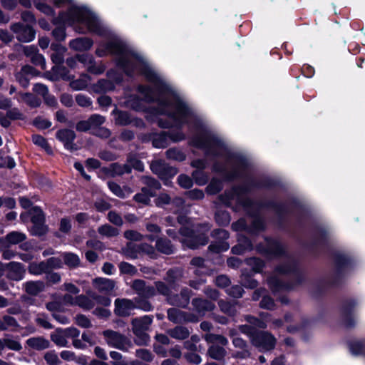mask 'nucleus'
Listing matches in <instances>:
<instances>
[{
  "label": "nucleus",
  "instance_id": "nucleus-17",
  "mask_svg": "<svg viewBox=\"0 0 365 365\" xmlns=\"http://www.w3.org/2000/svg\"><path fill=\"white\" fill-rule=\"evenodd\" d=\"M26 343L30 348L38 351L46 349L50 346V341L42 336L29 338Z\"/></svg>",
  "mask_w": 365,
  "mask_h": 365
},
{
  "label": "nucleus",
  "instance_id": "nucleus-11",
  "mask_svg": "<svg viewBox=\"0 0 365 365\" xmlns=\"http://www.w3.org/2000/svg\"><path fill=\"white\" fill-rule=\"evenodd\" d=\"M26 239L24 233L14 231L11 232L4 237L0 238V248H9L11 245L22 242Z\"/></svg>",
  "mask_w": 365,
  "mask_h": 365
},
{
  "label": "nucleus",
  "instance_id": "nucleus-42",
  "mask_svg": "<svg viewBox=\"0 0 365 365\" xmlns=\"http://www.w3.org/2000/svg\"><path fill=\"white\" fill-rule=\"evenodd\" d=\"M43 358L48 365H58L60 363L58 354L55 351H47Z\"/></svg>",
  "mask_w": 365,
  "mask_h": 365
},
{
  "label": "nucleus",
  "instance_id": "nucleus-51",
  "mask_svg": "<svg viewBox=\"0 0 365 365\" xmlns=\"http://www.w3.org/2000/svg\"><path fill=\"white\" fill-rule=\"evenodd\" d=\"M215 220L221 225H225L229 224L230 219L227 212H218L215 215Z\"/></svg>",
  "mask_w": 365,
  "mask_h": 365
},
{
  "label": "nucleus",
  "instance_id": "nucleus-57",
  "mask_svg": "<svg viewBox=\"0 0 365 365\" xmlns=\"http://www.w3.org/2000/svg\"><path fill=\"white\" fill-rule=\"evenodd\" d=\"M31 61L36 66H39L42 69H46V61L43 55L37 52L31 56Z\"/></svg>",
  "mask_w": 365,
  "mask_h": 365
},
{
  "label": "nucleus",
  "instance_id": "nucleus-2",
  "mask_svg": "<svg viewBox=\"0 0 365 365\" xmlns=\"http://www.w3.org/2000/svg\"><path fill=\"white\" fill-rule=\"evenodd\" d=\"M246 320L252 326L243 325L240 327V331L247 334L254 346L257 347L260 351H269L274 349L276 343V339L273 335L265 331H256L255 328L267 327L266 323L251 316H247Z\"/></svg>",
  "mask_w": 365,
  "mask_h": 365
},
{
  "label": "nucleus",
  "instance_id": "nucleus-49",
  "mask_svg": "<svg viewBox=\"0 0 365 365\" xmlns=\"http://www.w3.org/2000/svg\"><path fill=\"white\" fill-rule=\"evenodd\" d=\"M135 355L137 357L148 362L151 361L153 359V354L148 350L144 349L136 350Z\"/></svg>",
  "mask_w": 365,
  "mask_h": 365
},
{
  "label": "nucleus",
  "instance_id": "nucleus-56",
  "mask_svg": "<svg viewBox=\"0 0 365 365\" xmlns=\"http://www.w3.org/2000/svg\"><path fill=\"white\" fill-rule=\"evenodd\" d=\"M108 219L111 223L117 226H121L123 225L122 217L119 214L114 211H110L108 212Z\"/></svg>",
  "mask_w": 365,
  "mask_h": 365
},
{
  "label": "nucleus",
  "instance_id": "nucleus-13",
  "mask_svg": "<svg viewBox=\"0 0 365 365\" xmlns=\"http://www.w3.org/2000/svg\"><path fill=\"white\" fill-rule=\"evenodd\" d=\"M7 276L13 280H21L25 274L26 270L23 265L16 262H11L6 264Z\"/></svg>",
  "mask_w": 365,
  "mask_h": 365
},
{
  "label": "nucleus",
  "instance_id": "nucleus-58",
  "mask_svg": "<svg viewBox=\"0 0 365 365\" xmlns=\"http://www.w3.org/2000/svg\"><path fill=\"white\" fill-rule=\"evenodd\" d=\"M71 229V220L68 217H63L60 221L59 230L68 233Z\"/></svg>",
  "mask_w": 365,
  "mask_h": 365
},
{
  "label": "nucleus",
  "instance_id": "nucleus-52",
  "mask_svg": "<svg viewBox=\"0 0 365 365\" xmlns=\"http://www.w3.org/2000/svg\"><path fill=\"white\" fill-rule=\"evenodd\" d=\"M247 264L252 266L253 270L256 272H260L264 266L263 262L255 257L249 259L247 260Z\"/></svg>",
  "mask_w": 365,
  "mask_h": 365
},
{
  "label": "nucleus",
  "instance_id": "nucleus-43",
  "mask_svg": "<svg viewBox=\"0 0 365 365\" xmlns=\"http://www.w3.org/2000/svg\"><path fill=\"white\" fill-rule=\"evenodd\" d=\"M219 306L222 312L229 315H234L236 312L235 307L228 302L220 300Z\"/></svg>",
  "mask_w": 365,
  "mask_h": 365
},
{
  "label": "nucleus",
  "instance_id": "nucleus-30",
  "mask_svg": "<svg viewBox=\"0 0 365 365\" xmlns=\"http://www.w3.org/2000/svg\"><path fill=\"white\" fill-rule=\"evenodd\" d=\"M48 270V263L46 262H32L29 266V272L34 275H40L47 272Z\"/></svg>",
  "mask_w": 365,
  "mask_h": 365
},
{
  "label": "nucleus",
  "instance_id": "nucleus-21",
  "mask_svg": "<svg viewBox=\"0 0 365 365\" xmlns=\"http://www.w3.org/2000/svg\"><path fill=\"white\" fill-rule=\"evenodd\" d=\"M93 284L101 292H108L114 288V282L106 278H96L93 279Z\"/></svg>",
  "mask_w": 365,
  "mask_h": 365
},
{
  "label": "nucleus",
  "instance_id": "nucleus-41",
  "mask_svg": "<svg viewBox=\"0 0 365 365\" xmlns=\"http://www.w3.org/2000/svg\"><path fill=\"white\" fill-rule=\"evenodd\" d=\"M87 70L91 73L100 75L105 71L106 66L101 63H96L93 60L92 63L88 65Z\"/></svg>",
  "mask_w": 365,
  "mask_h": 365
},
{
  "label": "nucleus",
  "instance_id": "nucleus-32",
  "mask_svg": "<svg viewBox=\"0 0 365 365\" xmlns=\"http://www.w3.org/2000/svg\"><path fill=\"white\" fill-rule=\"evenodd\" d=\"M90 81V76L86 74H83L78 79L72 81L70 83V86L73 90H83L87 87Z\"/></svg>",
  "mask_w": 365,
  "mask_h": 365
},
{
  "label": "nucleus",
  "instance_id": "nucleus-62",
  "mask_svg": "<svg viewBox=\"0 0 365 365\" xmlns=\"http://www.w3.org/2000/svg\"><path fill=\"white\" fill-rule=\"evenodd\" d=\"M192 178L197 184L200 185H205L207 182V178L204 175L201 170H195L192 173Z\"/></svg>",
  "mask_w": 365,
  "mask_h": 365
},
{
  "label": "nucleus",
  "instance_id": "nucleus-4",
  "mask_svg": "<svg viewBox=\"0 0 365 365\" xmlns=\"http://www.w3.org/2000/svg\"><path fill=\"white\" fill-rule=\"evenodd\" d=\"M152 322V318L148 316L133 319V331L138 337L135 340L136 344L141 345L145 344L148 341L149 336L145 331L148 329Z\"/></svg>",
  "mask_w": 365,
  "mask_h": 365
},
{
  "label": "nucleus",
  "instance_id": "nucleus-24",
  "mask_svg": "<svg viewBox=\"0 0 365 365\" xmlns=\"http://www.w3.org/2000/svg\"><path fill=\"white\" fill-rule=\"evenodd\" d=\"M114 88V83L110 80L102 79L93 86V90L96 93H106Z\"/></svg>",
  "mask_w": 365,
  "mask_h": 365
},
{
  "label": "nucleus",
  "instance_id": "nucleus-46",
  "mask_svg": "<svg viewBox=\"0 0 365 365\" xmlns=\"http://www.w3.org/2000/svg\"><path fill=\"white\" fill-rule=\"evenodd\" d=\"M34 4L36 8L41 12L48 16H52L53 14V9L46 4L34 0Z\"/></svg>",
  "mask_w": 365,
  "mask_h": 365
},
{
  "label": "nucleus",
  "instance_id": "nucleus-10",
  "mask_svg": "<svg viewBox=\"0 0 365 365\" xmlns=\"http://www.w3.org/2000/svg\"><path fill=\"white\" fill-rule=\"evenodd\" d=\"M11 30L16 34V38L20 41L30 42L35 38V31L31 26L18 23L11 26Z\"/></svg>",
  "mask_w": 365,
  "mask_h": 365
},
{
  "label": "nucleus",
  "instance_id": "nucleus-1",
  "mask_svg": "<svg viewBox=\"0 0 365 365\" xmlns=\"http://www.w3.org/2000/svg\"><path fill=\"white\" fill-rule=\"evenodd\" d=\"M57 7H67L66 12L59 14L58 21L73 26L78 33L89 31L107 38L106 43H100L96 51L99 57L112 54L115 56L118 66L129 76L143 74L153 84L150 89L139 87L144 99L130 96L125 101V106L137 111L144 110L145 102L156 101L157 108L152 110L154 115H161L158 124L161 128L178 127L187 125L198 135L192 143H204V125L202 120L174 92L165 81L148 65L147 61L130 48L123 40L106 26L98 16L87 7L78 5L73 0H53Z\"/></svg>",
  "mask_w": 365,
  "mask_h": 365
},
{
  "label": "nucleus",
  "instance_id": "nucleus-9",
  "mask_svg": "<svg viewBox=\"0 0 365 365\" xmlns=\"http://www.w3.org/2000/svg\"><path fill=\"white\" fill-rule=\"evenodd\" d=\"M31 222L33 227L31 232L33 235L41 236L47 231V227L44 225V215L42 210L38 207H34L30 210Z\"/></svg>",
  "mask_w": 365,
  "mask_h": 365
},
{
  "label": "nucleus",
  "instance_id": "nucleus-29",
  "mask_svg": "<svg viewBox=\"0 0 365 365\" xmlns=\"http://www.w3.org/2000/svg\"><path fill=\"white\" fill-rule=\"evenodd\" d=\"M64 263L70 268H75L79 266L81 259L79 257L71 252H65L62 255Z\"/></svg>",
  "mask_w": 365,
  "mask_h": 365
},
{
  "label": "nucleus",
  "instance_id": "nucleus-63",
  "mask_svg": "<svg viewBox=\"0 0 365 365\" xmlns=\"http://www.w3.org/2000/svg\"><path fill=\"white\" fill-rule=\"evenodd\" d=\"M93 128L102 125L105 122V118L100 115H93L89 118Z\"/></svg>",
  "mask_w": 365,
  "mask_h": 365
},
{
  "label": "nucleus",
  "instance_id": "nucleus-61",
  "mask_svg": "<svg viewBox=\"0 0 365 365\" xmlns=\"http://www.w3.org/2000/svg\"><path fill=\"white\" fill-rule=\"evenodd\" d=\"M269 252L274 256H278L282 253L283 247L279 243L273 242L269 244Z\"/></svg>",
  "mask_w": 365,
  "mask_h": 365
},
{
  "label": "nucleus",
  "instance_id": "nucleus-37",
  "mask_svg": "<svg viewBox=\"0 0 365 365\" xmlns=\"http://www.w3.org/2000/svg\"><path fill=\"white\" fill-rule=\"evenodd\" d=\"M153 145L157 148H163L168 145V137L165 132L155 135L153 138Z\"/></svg>",
  "mask_w": 365,
  "mask_h": 365
},
{
  "label": "nucleus",
  "instance_id": "nucleus-34",
  "mask_svg": "<svg viewBox=\"0 0 365 365\" xmlns=\"http://www.w3.org/2000/svg\"><path fill=\"white\" fill-rule=\"evenodd\" d=\"M98 232L102 236L106 237H115L119 234V230L110 225L105 224L98 228Z\"/></svg>",
  "mask_w": 365,
  "mask_h": 365
},
{
  "label": "nucleus",
  "instance_id": "nucleus-38",
  "mask_svg": "<svg viewBox=\"0 0 365 365\" xmlns=\"http://www.w3.org/2000/svg\"><path fill=\"white\" fill-rule=\"evenodd\" d=\"M268 284L272 292L275 294L278 291L285 290L288 287L282 284L278 277H272L268 279Z\"/></svg>",
  "mask_w": 365,
  "mask_h": 365
},
{
  "label": "nucleus",
  "instance_id": "nucleus-19",
  "mask_svg": "<svg viewBox=\"0 0 365 365\" xmlns=\"http://www.w3.org/2000/svg\"><path fill=\"white\" fill-rule=\"evenodd\" d=\"M192 305L200 315H204L206 312L212 311L215 307L211 302L202 299H193Z\"/></svg>",
  "mask_w": 365,
  "mask_h": 365
},
{
  "label": "nucleus",
  "instance_id": "nucleus-54",
  "mask_svg": "<svg viewBox=\"0 0 365 365\" xmlns=\"http://www.w3.org/2000/svg\"><path fill=\"white\" fill-rule=\"evenodd\" d=\"M124 237L132 241H140L143 239V235L135 230H127L124 232Z\"/></svg>",
  "mask_w": 365,
  "mask_h": 365
},
{
  "label": "nucleus",
  "instance_id": "nucleus-36",
  "mask_svg": "<svg viewBox=\"0 0 365 365\" xmlns=\"http://www.w3.org/2000/svg\"><path fill=\"white\" fill-rule=\"evenodd\" d=\"M19 326L16 320L10 316H4L0 319V330L14 329Z\"/></svg>",
  "mask_w": 365,
  "mask_h": 365
},
{
  "label": "nucleus",
  "instance_id": "nucleus-64",
  "mask_svg": "<svg viewBox=\"0 0 365 365\" xmlns=\"http://www.w3.org/2000/svg\"><path fill=\"white\" fill-rule=\"evenodd\" d=\"M207 192L210 194H215L221 190V182L212 180L207 187Z\"/></svg>",
  "mask_w": 365,
  "mask_h": 365
},
{
  "label": "nucleus",
  "instance_id": "nucleus-27",
  "mask_svg": "<svg viewBox=\"0 0 365 365\" xmlns=\"http://www.w3.org/2000/svg\"><path fill=\"white\" fill-rule=\"evenodd\" d=\"M190 297V292L188 289H183L181 292L182 300L178 299V297H169L168 301L171 304L185 307L189 302Z\"/></svg>",
  "mask_w": 365,
  "mask_h": 365
},
{
  "label": "nucleus",
  "instance_id": "nucleus-45",
  "mask_svg": "<svg viewBox=\"0 0 365 365\" xmlns=\"http://www.w3.org/2000/svg\"><path fill=\"white\" fill-rule=\"evenodd\" d=\"M4 341L5 343V346L11 350L19 351L22 349L21 343L17 340L10 338H5L4 339Z\"/></svg>",
  "mask_w": 365,
  "mask_h": 365
},
{
  "label": "nucleus",
  "instance_id": "nucleus-5",
  "mask_svg": "<svg viewBox=\"0 0 365 365\" xmlns=\"http://www.w3.org/2000/svg\"><path fill=\"white\" fill-rule=\"evenodd\" d=\"M180 234L182 236L181 240L182 245L191 249H195L200 245H205L208 241L207 237L204 233L197 236L192 230L187 227L181 228Z\"/></svg>",
  "mask_w": 365,
  "mask_h": 365
},
{
  "label": "nucleus",
  "instance_id": "nucleus-50",
  "mask_svg": "<svg viewBox=\"0 0 365 365\" xmlns=\"http://www.w3.org/2000/svg\"><path fill=\"white\" fill-rule=\"evenodd\" d=\"M76 101L78 106L81 107H90L92 104V101L90 98L83 94H78L76 96Z\"/></svg>",
  "mask_w": 365,
  "mask_h": 365
},
{
  "label": "nucleus",
  "instance_id": "nucleus-40",
  "mask_svg": "<svg viewBox=\"0 0 365 365\" xmlns=\"http://www.w3.org/2000/svg\"><path fill=\"white\" fill-rule=\"evenodd\" d=\"M167 158L177 161H183L185 159V154L176 148H170L166 151Z\"/></svg>",
  "mask_w": 365,
  "mask_h": 365
},
{
  "label": "nucleus",
  "instance_id": "nucleus-15",
  "mask_svg": "<svg viewBox=\"0 0 365 365\" xmlns=\"http://www.w3.org/2000/svg\"><path fill=\"white\" fill-rule=\"evenodd\" d=\"M133 288L138 293L145 297H150L155 294V289L150 286H146L145 282L140 279H136L133 282Z\"/></svg>",
  "mask_w": 365,
  "mask_h": 365
},
{
  "label": "nucleus",
  "instance_id": "nucleus-12",
  "mask_svg": "<svg viewBox=\"0 0 365 365\" xmlns=\"http://www.w3.org/2000/svg\"><path fill=\"white\" fill-rule=\"evenodd\" d=\"M115 313L119 316H128L135 308V304L130 299H117L115 301Z\"/></svg>",
  "mask_w": 365,
  "mask_h": 365
},
{
  "label": "nucleus",
  "instance_id": "nucleus-47",
  "mask_svg": "<svg viewBox=\"0 0 365 365\" xmlns=\"http://www.w3.org/2000/svg\"><path fill=\"white\" fill-rule=\"evenodd\" d=\"M110 356L113 360L111 362L113 365H128V362L123 359L122 354L118 351H110Z\"/></svg>",
  "mask_w": 365,
  "mask_h": 365
},
{
  "label": "nucleus",
  "instance_id": "nucleus-7",
  "mask_svg": "<svg viewBox=\"0 0 365 365\" xmlns=\"http://www.w3.org/2000/svg\"><path fill=\"white\" fill-rule=\"evenodd\" d=\"M107 344L122 351H126L130 346L129 340L121 334L112 331L106 330L103 332Z\"/></svg>",
  "mask_w": 365,
  "mask_h": 365
},
{
  "label": "nucleus",
  "instance_id": "nucleus-6",
  "mask_svg": "<svg viewBox=\"0 0 365 365\" xmlns=\"http://www.w3.org/2000/svg\"><path fill=\"white\" fill-rule=\"evenodd\" d=\"M142 180L148 187H143L141 192L136 194L134 199L138 202L146 205L150 202V197L155 195V190L160 188V184L150 177H144Z\"/></svg>",
  "mask_w": 365,
  "mask_h": 365
},
{
  "label": "nucleus",
  "instance_id": "nucleus-8",
  "mask_svg": "<svg viewBox=\"0 0 365 365\" xmlns=\"http://www.w3.org/2000/svg\"><path fill=\"white\" fill-rule=\"evenodd\" d=\"M150 169L155 174L158 175L160 178L164 180V183L168 185L169 179L175 176L178 170L175 168L167 165L164 161L155 160L150 164Z\"/></svg>",
  "mask_w": 365,
  "mask_h": 365
},
{
  "label": "nucleus",
  "instance_id": "nucleus-39",
  "mask_svg": "<svg viewBox=\"0 0 365 365\" xmlns=\"http://www.w3.org/2000/svg\"><path fill=\"white\" fill-rule=\"evenodd\" d=\"M76 305H78L83 309L89 310L94 307V302L86 296L81 294L77 296Z\"/></svg>",
  "mask_w": 365,
  "mask_h": 365
},
{
  "label": "nucleus",
  "instance_id": "nucleus-55",
  "mask_svg": "<svg viewBox=\"0 0 365 365\" xmlns=\"http://www.w3.org/2000/svg\"><path fill=\"white\" fill-rule=\"evenodd\" d=\"M32 141L34 144L41 146L46 150H50V147L48 146L46 140L43 137L39 135H34L32 136Z\"/></svg>",
  "mask_w": 365,
  "mask_h": 365
},
{
  "label": "nucleus",
  "instance_id": "nucleus-44",
  "mask_svg": "<svg viewBox=\"0 0 365 365\" xmlns=\"http://www.w3.org/2000/svg\"><path fill=\"white\" fill-rule=\"evenodd\" d=\"M111 166L112 170L115 175H123L124 173H130V165H127V163L124 165L114 163Z\"/></svg>",
  "mask_w": 365,
  "mask_h": 365
},
{
  "label": "nucleus",
  "instance_id": "nucleus-28",
  "mask_svg": "<svg viewBox=\"0 0 365 365\" xmlns=\"http://www.w3.org/2000/svg\"><path fill=\"white\" fill-rule=\"evenodd\" d=\"M122 253L128 259H135L140 253L139 246L129 242L122 249Z\"/></svg>",
  "mask_w": 365,
  "mask_h": 365
},
{
  "label": "nucleus",
  "instance_id": "nucleus-25",
  "mask_svg": "<svg viewBox=\"0 0 365 365\" xmlns=\"http://www.w3.org/2000/svg\"><path fill=\"white\" fill-rule=\"evenodd\" d=\"M51 339L58 346L64 347L68 344L66 335L61 329H58L51 334Z\"/></svg>",
  "mask_w": 365,
  "mask_h": 365
},
{
  "label": "nucleus",
  "instance_id": "nucleus-35",
  "mask_svg": "<svg viewBox=\"0 0 365 365\" xmlns=\"http://www.w3.org/2000/svg\"><path fill=\"white\" fill-rule=\"evenodd\" d=\"M168 334L173 338L177 339H185L188 337L190 331L185 327H177L168 331Z\"/></svg>",
  "mask_w": 365,
  "mask_h": 365
},
{
  "label": "nucleus",
  "instance_id": "nucleus-14",
  "mask_svg": "<svg viewBox=\"0 0 365 365\" xmlns=\"http://www.w3.org/2000/svg\"><path fill=\"white\" fill-rule=\"evenodd\" d=\"M56 138L63 143L64 146L68 150L76 149L73 140L76 138L75 133L70 129L60 130L56 133Z\"/></svg>",
  "mask_w": 365,
  "mask_h": 365
},
{
  "label": "nucleus",
  "instance_id": "nucleus-23",
  "mask_svg": "<svg viewBox=\"0 0 365 365\" xmlns=\"http://www.w3.org/2000/svg\"><path fill=\"white\" fill-rule=\"evenodd\" d=\"M168 319L174 323H182L184 322L190 321L185 313L178 309L172 308L168 310Z\"/></svg>",
  "mask_w": 365,
  "mask_h": 365
},
{
  "label": "nucleus",
  "instance_id": "nucleus-33",
  "mask_svg": "<svg viewBox=\"0 0 365 365\" xmlns=\"http://www.w3.org/2000/svg\"><path fill=\"white\" fill-rule=\"evenodd\" d=\"M157 250L165 255H170L173 252L174 248L170 242L166 239H159L156 241Z\"/></svg>",
  "mask_w": 365,
  "mask_h": 365
},
{
  "label": "nucleus",
  "instance_id": "nucleus-22",
  "mask_svg": "<svg viewBox=\"0 0 365 365\" xmlns=\"http://www.w3.org/2000/svg\"><path fill=\"white\" fill-rule=\"evenodd\" d=\"M19 102H24L31 107H38L41 104V100L31 93H19L16 96Z\"/></svg>",
  "mask_w": 365,
  "mask_h": 365
},
{
  "label": "nucleus",
  "instance_id": "nucleus-26",
  "mask_svg": "<svg viewBox=\"0 0 365 365\" xmlns=\"http://www.w3.org/2000/svg\"><path fill=\"white\" fill-rule=\"evenodd\" d=\"M113 114L115 115V123L117 125H126L132 123V118L127 112L118 111L115 109Z\"/></svg>",
  "mask_w": 365,
  "mask_h": 365
},
{
  "label": "nucleus",
  "instance_id": "nucleus-31",
  "mask_svg": "<svg viewBox=\"0 0 365 365\" xmlns=\"http://www.w3.org/2000/svg\"><path fill=\"white\" fill-rule=\"evenodd\" d=\"M239 244L232 247V251L234 254L241 255L247 250L252 249V245L249 240L245 237L239 238Z\"/></svg>",
  "mask_w": 365,
  "mask_h": 365
},
{
  "label": "nucleus",
  "instance_id": "nucleus-16",
  "mask_svg": "<svg viewBox=\"0 0 365 365\" xmlns=\"http://www.w3.org/2000/svg\"><path fill=\"white\" fill-rule=\"evenodd\" d=\"M93 44V41L89 38H77L69 43L71 48L78 51L89 50Z\"/></svg>",
  "mask_w": 365,
  "mask_h": 365
},
{
  "label": "nucleus",
  "instance_id": "nucleus-60",
  "mask_svg": "<svg viewBox=\"0 0 365 365\" xmlns=\"http://www.w3.org/2000/svg\"><path fill=\"white\" fill-rule=\"evenodd\" d=\"M180 186L183 188H189L192 185V179L186 175H180L178 178Z\"/></svg>",
  "mask_w": 365,
  "mask_h": 365
},
{
  "label": "nucleus",
  "instance_id": "nucleus-53",
  "mask_svg": "<svg viewBox=\"0 0 365 365\" xmlns=\"http://www.w3.org/2000/svg\"><path fill=\"white\" fill-rule=\"evenodd\" d=\"M76 323L78 326L83 328H88L91 327V322L88 318H87L85 315L79 314L77 315L75 318Z\"/></svg>",
  "mask_w": 365,
  "mask_h": 365
},
{
  "label": "nucleus",
  "instance_id": "nucleus-20",
  "mask_svg": "<svg viewBox=\"0 0 365 365\" xmlns=\"http://www.w3.org/2000/svg\"><path fill=\"white\" fill-rule=\"evenodd\" d=\"M108 186L114 195L121 198L127 197L133 192V190L129 187L123 186L121 187L114 182H108Z\"/></svg>",
  "mask_w": 365,
  "mask_h": 365
},
{
  "label": "nucleus",
  "instance_id": "nucleus-59",
  "mask_svg": "<svg viewBox=\"0 0 365 365\" xmlns=\"http://www.w3.org/2000/svg\"><path fill=\"white\" fill-rule=\"evenodd\" d=\"M127 165H130V168H133L138 171H143L144 169V165L142 162L135 158L130 157L128 159Z\"/></svg>",
  "mask_w": 365,
  "mask_h": 365
},
{
  "label": "nucleus",
  "instance_id": "nucleus-3",
  "mask_svg": "<svg viewBox=\"0 0 365 365\" xmlns=\"http://www.w3.org/2000/svg\"><path fill=\"white\" fill-rule=\"evenodd\" d=\"M204 338L207 343L212 344L208 349L209 356L216 360L223 359L226 354L223 346L228 344L227 339L222 335L211 333L206 334Z\"/></svg>",
  "mask_w": 365,
  "mask_h": 365
},
{
  "label": "nucleus",
  "instance_id": "nucleus-18",
  "mask_svg": "<svg viewBox=\"0 0 365 365\" xmlns=\"http://www.w3.org/2000/svg\"><path fill=\"white\" fill-rule=\"evenodd\" d=\"M25 292L30 295H37L43 291L45 285L41 281H29L23 284Z\"/></svg>",
  "mask_w": 365,
  "mask_h": 365
},
{
  "label": "nucleus",
  "instance_id": "nucleus-48",
  "mask_svg": "<svg viewBox=\"0 0 365 365\" xmlns=\"http://www.w3.org/2000/svg\"><path fill=\"white\" fill-rule=\"evenodd\" d=\"M120 272L133 275L137 272L136 268L128 262H121L119 265Z\"/></svg>",
  "mask_w": 365,
  "mask_h": 365
}]
</instances>
